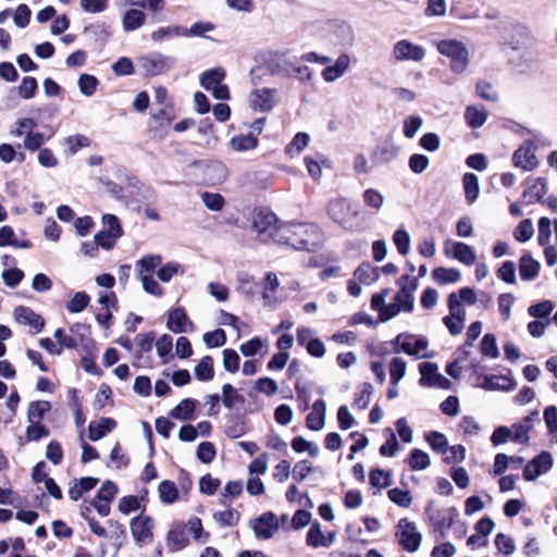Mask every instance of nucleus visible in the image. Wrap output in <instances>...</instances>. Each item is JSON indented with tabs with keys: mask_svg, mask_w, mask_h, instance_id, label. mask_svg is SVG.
I'll return each instance as SVG.
<instances>
[{
	"mask_svg": "<svg viewBox=\"0 0 557 557\" xmlns=\"http://www.w3.org/2000/svg\"><path fill=\"white\" fill-rule=\"evenodd\" d=\"M371 306L377 312V321H374L366 312H358L351 318V324H368L370 326H375L379 322H383V292L373 295Z\"/></svg>",
	"mask_w": 557,
	"mask_h": 557,
	"instance_id": "17",
	"label": "nucleus"
},
{
	"mask_svg": "<svg viewBox=\"0 0 557 557\" xmlns=\"http://www.w3.org/2000/svg\"><path fill=\"white\" fill-rule=\"evenodd\" d=\"M37 127V122L30 117H23L14 123V126L10 131V135L13 137L26 136L28 132H32Z\"/></svg>",
	"mask_w": 557,
	"mask_h": 557,
	"instance_id": "51",
	"label": "nucleus"
},
{
	"mask_svg": "<svg viewBox=\"0 0 557 557\" xmlns=\"http://www.w3.org/2000/svg\"><path fill=\"white\" fill-rule=\"evenodd\" d=\"M532 418L525 417L521 422L512 425L511 440L518 444H527L529 442V431L532 428Z\"/></svg>",
	"mask_w": 557,
	"mask_h": 557,
	"instance_id": "37",
	"label": "nucleus"
},
{
	"mask_svg": "<svg viewBox=\"0 0 557 557\" xmlns=\"http://www.w3.org/2000/svg\"><path fill=\"white\" fill-rule=\"evenodd\" d=\"M185 34V27L180 25H168V26H161L157 29H154L150 34V38L156 44H162L169 39H172L174 37H184Z\"/></svg>",
	"mask_w": 557,
	"mask_h": 557,
	"instance_id": "25",
	"label": "nucleus"
},
{
	"mask_svg": "<svg viewBox=\"0 0 557 557\" xmlns=\"http://www.w3.org/2000/svg\"><path fill=\"white\" fill-rule=\"evenodd\" d=\"M408 465L411 470H424L430 466V457L425 451L414 448L409 455Z\"/></svg>",
	"mask_w": 557,
	"mask_h": 557,
	"instance_id": "43",
	"label": "nucleus"
},
{
	"mask_svg": "<svg viewBox=\"0 0 557 557\" xmlns=\"http://www.w3.org/2000/svg\"><path fill=\"white\" fill-rule=\"evenodd\" d=\"M393 55L397 61L419 62L425 57V51L421 46L404 39L394 46Z\"/></svg>",
	"mask_w": 557,
	"mask_h": 557,
	"instance_id": "14",
	"label": "nucleus"
},
{
	"mask_svg": "<svg viewBox=\"0 0 557 557\" xmlns=\"http://www.w3.org/2000/svg\"><path fill=\"white\" fill-rule=\"evenodd\" d=\"M37 88L36 78L26 76L18 86V95L24 99H30L35 96Z\"/></svg>",
	"mask_w": 557,
	"mask_h": 557,
	"instance_id": "63",
	"label": "nucleus"
},
{
	"mask_svg": "<svg viewBox=\"0 0 557 557\" xmlns=\"http://www.w3.org/2000/svg\"><path fill=\"white\" fill-rule=\"evenodd\" d=\"M224 77L225 71L222 67H214L201 74L200 84L206 90L210 91L219 86Z\"/></svg>",
	"mask_w": 557,
	"mask_h": 557,
	"instance_id": "30",
	"label": "nucleus"
},
{
	"mask_svg": "<svg viewBox=\"0 0 557 557\" xmlns=\"http://www.w3.org/2000/svg\"><path fill=\"white\" fill-rule=\"evenodd\" d=\"M536 146L531 140H524L522 145L513 152V165L524 171H532L537 166L535 156Z\"/></svg>",
	"mask_w": 557,
	"mask_h": 557,
	"instance_id": "12",
	"label": "nucleus"
},
{
	"mask_svg": "<svg viewBox=\"0 0 557 557\" xmlns=\"http://www.w3.org/2000/svg\"><path fill=\"white\" fill-rule=\"evenodd\" d=\"M98 86V79L89 74H82L78 78V87L81 92L86 96L90 97L92 96Z\"/></svg>",
	"mask_w": 557,
	"mask_h": 557,
	"instance_id": "55",
	"label": "nucleus"
},
{
	"mask_svg": "<svg viewBox=\"0 0 557 557\" xmlns=\"http://www.w3.org/2000/svg\"><path fill=\"white\" fill-rule=\"evenodd\" d=\"M90 144V139L82 134L67 136L62 140V145L66 147L65 153L69 156L75 154L82 148L89 147Z\"/></svg>",
	"mask_w": 557,
	"mask_h": 557,
	"instance_id": "32",
	"label": "nucleus"
},
{
	"mask_svg": "<svg viewBox=\"0 0 557 557\" xmlns=\"http://www.w3.org/2000/svg\"><path fill=\"white\" fill-rule=\"evenodd\" d=\"M325 534L321 529L319 522H314L310 525L309 531L306 535V544L312 548L324 547Z\"/></svg>",
	"mask_w": 557,
	"mask_h": 557,
	"instance_id": "41",
	"label": "nucleus"
},
{
	"mask_svg": "<svg viewBox=\"0 0 557 557\" xmlns=\"http://www.w3.org/2000/svg\"><path fill=\"white\" fill-rule=\"evenodd\" d=\"M258 539L269 540L278 530L276 516L273 512H265L250 522Z\"/></svg>",
	"mask_w": 557,
	"mask_h": 557,
	"instance_id": "13",
	"label": "nucleus"
},
{
	"mask_svg": "<svg viewBox=\"0 0 557 557\" xmlns=\"http://www.w3.org/2000/svg\"><path fill=\"white\" fill-rule=\"evenodd\" d=\"M462 183L466 199L468 202L472 203L476 200L480 193L479 178L473 173H466L463 175Z\"/></svg>",
	"mask_w": 557,
	"mask_h": 557,
	"instance_id": "38",
	"label": "nucleus"
},
{
	"mask_svg": "<svg viewBox=\"0 0 557 557\" xmlns=\"http://www.w3.org/2000/svg\"><path fill=\"white\" fill-rule=\"evenodd\" d=\"M275 88H256L249 95V106L255 111L268 112L276 104Z\"/></svg>",
	"mask_w": 557,
	"mask_h": 557,
	"instance_id": "11",
	"label": "nucleus"
},
{
	"mask_svg": "<svg viewBox=\"0 0 557 557\" xmlns=\"http://www.w3.org/2000/svg\"><path fill=\"white\" fill-rule=\"evenodd\" d=\"M534 234V227L531 220H522L515 231V238L518 242L524 243L532 238Z\"/></svg>",
	"mask_w": 557,
	"mask_h": 557,
	"instance_id": "59",
	"label": "nucleus"
},
{
	"mask_svg": "<svg viewBox=\"0 0 557 557\" xmlns=\"http://www.w3.org/2000/svg\"><path fill=\"white\" fill-rule=\"evenodd\" d=\"M454 258L467 265H472L476 260L473 249L465 243L454 245Z\"/></svg>",
	"mask_w": 557,
	"mask_h": 557,
	"instance_id": "44",
	"label": "nucleus"
},
{
	"mask_svg": "<svg viewBox=\"0 0 557 557\" xmlns=\"http://www.w3.org/2000/svg\"><path fill=\"white\" fill-rule=\"evenodd\" d=\"M158 356L162 359V363H168L173 348L172 337L163 334L156 343Z\"/></svg>",
	"mask_w": 557,
	"mask_h": 557,
	"instance_id": "52",
	"label": "nucleus"
},
{
	"mask_svg": "<svg viewBox=\"0 0 557 557\" xmlns=\"http://www.w3.org/2000/svg\"><path fill=\"white\" fill-rule=\"evenodd\" d=\"M138 63L146 76H157L169 72L175 64V58L153 52L139 58Z\"/></svg>",
	"mask_w": 557,
	"mask_h": 557,
	"instance_id": "5",
	"label": "nucleus"
},
{
	"mask_svg": "<svg viewBox=\"0 0 557 557\" xmlns=\"http://www.w3.org/2000/svg\"><path fill=\"white\" fill-rule=\"evenodd\" d=\"M146 14L138 8L128 9L122 17V26L125 32H134L146 23Z\"/></svg>",
	"mask_w": 557,
	"mask_h": 557,
	"instance_id": "23",
	"label": "nucleus"
},
{
	"mask_svg": "<svg viewBox=\"0 0 557 557\" xmlns=\"http://www.w3.org/2000/svg\"><path fill=\"white\" fill-rule=\"evenodd\" d=\"M554 309V305L550 300H544L537 304H534L529 307L528 312L530 315L534 318H546L550 314Z\"/></svg>",
	"mask_w": 557,
	"mask_h": 557,
	"instance_id": "62",
	"label": "nucleus"
},
{
	"mask_svg": "<svg viewBox=\"0 0 557 557\" xmlns=\"http://www.w3.org/2000/svg\"><path fill=\"white\" fill-rule=\"evenodd\" d=\"M425 441L434 451L444 454L448 450V442L446 436L437 431H431L425 435Z\"/></svg>",
	"mask_w": 557,
	"mask_h": 557,
	"instance_id": "45",
	"label": "nucleus"
},
{
	"mask_svg": "<svg viewBox=\"0 0 557 557\" xmlns=\"http://www.w3.org/2000/svg\"><path fill=\"white\" fill-rule=\"evenodd\" d=\"M51 410V404L48 400H35L28 405V423H41L45 414Z\"/></svg>",
	"mask_w": 557,
	"mask_h": 557,
	"instance_id": "28",
	"label": "nucleus"
},
{
	"mask_svg": "<svg viewBox=\"0 0 557 557\" xmlns=\"http://www.w3.org/2000/svg\"><path fill=\"white\" fill-rule=\"evenodd\" d=\"M465 119L470 127L479 128L486 122L487 113L483 108L469 106L466 109Z\"/></svg>",
	"mask_w": 557,
	"mask_h": 557,
	"instance_id": "36",
	"label": "nucleus"
},
{
	"mask_svg": "<svg viewBox=\"0 0 557 557\" xmlns=\"http://www.w3.org/2000/svg\"><path fill=\"white\" fill-rule=\"evenodd\" d=\"M322 239L321 228L310 223H283L276 233V244L297 250H313L320 246Z\"/></svg>",
	"mask_w": 557,
	"mask_h": 557,
	"instance_id": "1",
	"label": "nucleus"
},
{
	"mask_svg": "<svg viewBox=\"0 0 557 557\" xmlns=\"http://www.w3.org/2000/svg\"><path fill=\"white\" fill-rule=\"evenodd\" d=\"M54 135L53 131H50L48 135L39 132H28L24 138L23 146L26 150L36 151Z\"/></svg>",
	"mask_w": 557,
	"mask_h": 557,
	"instance_id": "33",
	"label": "nucleus"
},
{
	"mask_svg": "<svg viewBox=\"0 0 557 557\" xmlns=\"http://www.w3.org/2000/svg\"><path fill=\"white\" fill-rule=\"evenodd\" d=\"M297 57L289 51H272L265 59V65L272 75L292 78V70Z\"/></svg>",
	"mask_w": 557,
	"mask_h": 557,
	"instance_id": "6",
	"label": "nucleus"
},
{
	"mask_svg": "<svg viewBox=\"0 0 557 557\" xmlns=\"http://www.w3.org/2000/svg\"><path fill=\"white\" fill-rule=\"evenodd\" d=\"M116 422L112 418H101L98 421H91L89 423V440L92 442L99 441L113 429H115Z\"/></svg>",
	"mask_w": 557,
	"mask_h": 557,
	"instance_id": "22",
	"label": "nucleus"
},
{
	"mask_svg": "<svg viewBox=\"0 0 557 557\" xmlns=\"http://www.w3.org/2000/svg\"><path fill=\"white\" fill-rule=\"evenodd\" d=\"M529 39L528 29L520 24H510L505 27L502 42L513 50L521 48Z\"/></svg>",
	"mask_w": 557,
	"mask_h": 557,
	"instance_id": "15",
	"label": "nucleus"
},
{
	"mask_svg": "<svg viewBox=\"0 0 557 557\" xmlns=\"http://www.w3.org/2000/svg\"><path fill=\"white\" fill-rule=\"evenodd\" d=\"M277 216L273 212L259 211L253 219V227L261 242L273 240L276 243V233L281 228Z\"/></svg>",
	"mask_w": 557,
	"mask_h": 557,
	"instance_id": "8",
	"label": "nucleus"
},
{
	"mask_svg": "<svg viewBox=\"0 0 557 557\" xmlns=\"http://www.w3.org/2000/svg\"><path fill=\"white\" fill-rule=\"evenodd\" d=\"M213 519L219 525L223 528L234 527L239 521V512L235 509L218 511L213 513Z\"/></svg>",
	"mask_w": 557,
	"mask_h": 557,
	"instance_id": "46",
	"label": "nucleus"
},
{
	"mask_svg": "<svg viewBox=\"0 0 557 557\" xmlns=\"http://www.w3.org/2000/svg\"><path fill=\"white\" fill-rule=\"evenodd\" d=\"M393 242L397 248V251L401 256H406L410 250V236L407 231L400 228L397 230L393 235Z\"/></svg>",
	"mask_w": 557,
	"mask_h": 557,
	"instance_id": "54",
	"label": "nucleus"
},
{
	"mask_svg": "<svg viewBox=\"0 0 557 557\" xmlns=\"http://www.w3.org/2000/svg\"><path fill=\"white\" fill-rule=\"evenodd\" d=\"M374 388L370 383H363L359 393L356 395L354 406L358 409H366L373 395Z\"/></svg>",
	"mask_w": 557,
	"mask_h": 557,
	"instance_id": "56",
	"label": "nucleus"
},
{
	"mask_svg": "<svg viewBox=\"0 0 557 557\" xmlns=\"http://www.w3.org/2000/svg\"><path fill=\"white\" fill-rule=\"evenodd\" d=\"M447 305L449 309V314L453 315L455 319L460 320V322H462V324L465 325L466 310L461 308L460 299L458 298L456 293L449 294Z\"/></svg>",
	"mask_w": 557,
	"mask_h": 557,
	"instance_id": "57",
	"label": "nucleus"
},
{
	"mask_svg": "<svg viewBox=\"0 0 557 557\" xmlns=\"http://www.w3.org/2000/svg\"><path fill=\"white\" fill-rule=\"evenodd\" d=\"M195 375L199 381H210L214 376L213 359L205 356L195 367Z\"/></svg>",
	"mask_w": 557,
	"mask_h": 557,
	"instance_id": "42",
	"label": "nucleus"
},
{
	"mask_svg": "<svg viewBox=\"0 0 557 557\" xmlns=\"http://www.w3.org/2000/svg\"><path fill=\"white\" fill-rule=\"evenodd\" d=\"M511 381L504 375H485L481 387L486 391L508 389Z\"/></svg>",
	"mask_w": 557,
	"mask_h": 557,
	"instance_id": "40",
	"label": "nucleus"
},
{
	"mask_svg": "<svg viewBox=\"0 0 557 557\" xmlns=\"http://www.w3.org/2000/svg\"><path fill=\"white\" fill-rule=\"evenodd\" d=\"M116 494H117V486L115 485V483H113L110 480H107L106 482H103L101 487L98 490L95 498L100 499L102 502L111 503L114 499Z\"/></svg>",
	"mask_w": 557,
	"mask_h": 557,
	"instance_id": "61",
	"label": "nucleus"
},
{
	"mask_svg": "<svg viewBox=\"0 0 557 557\" xmlns=\"http://www.w3.org/2000/svg\"><path fill=\"white\" fill-rule=\"evenodd\" d=\"M153 520L149 516H137L132 519L129 528L135 543L141 547L153 537Z\"/></svg>",
	"mask_w": 557,
	"mask_h": 557,
	"instance_id": "10",
	"label": "nucleus"
},
{
	"mask_svg": "<svg viewBox=\"0 0 557 557\" xmlns=\"http://www.w3.org/2000/svg\"><path fill=\"white\" fill-rule=\"evenodd\" d=\"M350 58L348 54H341L333 65L322 71V77L325 82L332 83L342 77L348 70Z\"/></svg>",
	"mask_w": 557,
	"mask_h": 557,
	"instance_id": "20",
	"label": "nucleus"
},
{
	"mask_svg": "<svg viewBox=\"0 0 557 557\" xmlns=\"http://www.w3.org/2000/svg\"><path fill=\"white\" fill-rule=\"evenodd\" d=\"M326 212L344 230L358 231L362 226L358 205L346 198L338 197L330 200Z\"/></svg>",
	"mask_w": 557,
	"mask_h": 557,
	"instance_id": "2",
	"label": "nucleus"
},
{
	"mask_svg": "<svg viewBox=\"0 0 557 557\" xmlns=\"http://www.w3.org/2000/svg\"><path fill=\"white\" fill-rule=\"evenodd\" d=\"M166 546L170 552L175 553L184 549L188 545V536L184 525H175L166 534Z\"/></svg>",
	"mask_w": 557,
	"mask_h": 557,
	"instance_id": "19",
	"label": "nucleus"
},
{
	"mask_svg": "<svg viewBox=\"0 0 557 557\" xmlns=\"http://www.w3.org/2000/svg\"><path fill=\"white\" fill-rule=\"evenodd\" d=\"M205 206L212 211H220L224 206V199L220 194L205 191L201 194Z\"/></svg>",
	"mask_w": 557,
	"mask_h": 557,
	"instance_id": "64",
	"label": "nucleus"
},
{
	"mask_svg": "<svg viewBox=\"0 0 557 557\" xmlns=\"http://www.w3.org/2000/svg\"><path fill=\"white\" fill-rule=\"evenodd\" d=\"M540 263L530 255H523L519 260V273L523 281H531L539 275Z\"/></svg>",
	"mask_w": 557,
	"mask_h": 557,
	"instance_id": "27",
	"label": "nucleus"
},
{
	"mask_svg": "<svg viewBox=\"0 0 557 557\" xmlns=\"http://www.w3.org/2000/svg\"><path fill=\"white\" fill-rule=\"evenodd\" d=\"M481 352L482 355L491 358H497L499 350L496 343V337L492 333H487L481 341Z\"/></svg>",
	"mask_w": 557,
	"mask_h": 557,
	"instance_id": "53",
	"label": "nucleus"
},
{
	"mask_svg": "<svg viewBox=\"0 0 557 557\" xmlns=\"http://www.w3.org/2000/svg\"><path fill=\"white\" fill-rule=\"evenodd\" d=\"M166 326L173 333H187L195 329L193 321L183 308H174L169 312Z\"/></svg>",
	"mask_w": 557,
	"mask_h": 557,
	"instance_id": "16",
	"label": "nucleus"
},
{
	"mask_svg": "<svg viewBox=\"0 0 557 557\" xmlns=\"http://www.w3.org/2000/svg\"><path fill=\"white\" fill-rule=\"evenodd\" d=\"M396 536L404 549L411 553L419 549L422 536L417 531L414 523L410 522L408 519L399 520Z\"/></svg>",
	"mask_w": 557,
	"mask_h": 557,
	"instance_id": "9",
	"label": "nucleus"
},
{
	"mask_svg": "<svg viewBox=\"0 0 557 557\" xmlns=\"http://www.w3.org/2000/svg\"><path fill=\"white\" fill-rule=\"evenodd\" d=\"M433 280L441 285L458 282L461 277L457 269H447L444 267L435 268L432 272Z\"/></svg>",
	"mask_w": 557,
	"mask_h": 557,
	"instance_id": "34",
	"label": "nucleus"
},
{
	"mask_svg": "<svg viewBox=\"0 0 557 557\" xmlns=\"http://www.w3.org/2000/svg\"><path fill=\"white\" fill-rule=\"evenodd\" d=\"M162 262L160 255H147L136 262V271L138 276H145V274H152L154 269Z\"/></svg>",
	"mask_w": 557,
	"mask_h": 557,
	"instance_id": "35",
	"label": "nucleus"
},
{
	"mask_svg": "<svg viewBox=\"0 0 557 557\" xmlns=\"http://www.w3.org/2000/svg\"><path fill=\"white\" fill-rule=\"evenodd\" d=\"M292 448L297 453H304L307 450L311 457H317L319 455V447L301 436L293 438Z\"/></svg>",
	"mask_w": 557,
	"mask_h": 557,
	"instance_id": "58",
	"label": "nucleus"
},
{
	"mask_svg": "<svg viewBox=\"0 0 557 557\" xmlns=\"http://www.w3.org/2000/svg\"><path fill=\"white\" fill-rule=\"evenodd\" d=\"M437 51L450 60L449 67L454 73H463L469 65V51L466 45L456 39H443L436 45Z\"/></svg>",
	"mask_w": 557,
	"mask_h": 557,
	"instance_id": "4",
	"label": "nucleus"
},
{
	"mask_svg": "<svg viewBox=\"0 0 557 557\" xmlns=\"http://www.w3.org/2000/svg\"><path fill=\"white\" fill-rule=\"evenodd\" d=\"M425 513L433 525L434 531L438 532L441 537L446 536V531L453 528L458 516V511L455 507H450L445 510H435L433 508V502L428 503Z\"/></svg>",
	"mask_w": 557,
	"mask_h": 557,
	"instance_id": "7",
	"label": "nucleus"
},
{
	"mask_svg": "<svg viewBox=\"0 0 557 557\" xmlns=\"http://www.w3.org/2000/svg\"><path fill=\"white\" fill-rule=\"evenodd\" d=\"M407 363L401 358H393L389 362V376L391 384L397 385L398 382L405 376Z\"/></svg>",
	"mask_w": 557,
	"mask_h": 557,
	"instance_id": "48",
	"label": "nucleus"
},
{
	"mask_svg": "<svg viewBox=\"0 0 557 557\" xmlns=\"http://www.w3.org/2000/svg\"><path fill=\"white\" fill-rule=\"evenodd\" d=\"M90 297L85 292H77L66 304L71 313L82 312L89 305Z\"/></svg>",
	"mask_w": 557,
	"mask_h": 557,
	"instance_id": "47",
	"label": "nucleus"
},
{
	"mask_svg": "<svg viewBox=\"0 0 557 557\" xmlns=\"http://www.w3.org/2000/svg\"><path fill=\"white\" fill-rule=\"evenodd\" d=\"M230 145L237 152L249 151L258 146V138L253 133L240 134L232 137Z\"/></svg>",
	"mask_w": 557,
	"mask_h": 557,
	"instance_id": "29",
	"label": "nucleus"
},
{
	"mask_svg": "<svg viewBox=\"0 0 557 557\" xmlns=\"http://www.w3.org/2000/svg\"><path fill=\"white\" fill-rule=\"evenodd\" d=\"M399 290L389 305L385 304V321L394 318L400 311L411 312L413 310L414 297L418 283L416 277L409 274L401 275L398 280Z\"/></svg>",
	"mask_w": 557,
	"mask_h": 557,
	"instance_id": "3",
	"label": "nucleus"
},
{
	"mask_svg": "<svg viewBox=\"0 0 557 557\" xmlns=\"http://www.w3.org/2000/svg\"><path fill=\"white\" fill-rule=\"evenodd\" d=\"M280 287V281L275 273L269 272L264 278L262 298L268 306H276L278 302L275 292Z\"/></svg>",
	"mask_w": 557,
	"mask_h": 557,
	"instance_id": "24",
	"label": "nucleus"
},
{
	"mask_svg": "<svg viewBox=\"0 0 557 557\" xmlns=\"http://www.w3.org/2000/svg\"><path fill=\"white\" fill-rule=\"evenodd\" d=\"M196 405L197 400L185 398L172 409L170 417L177 420H189L194 414Z\"/></svg>",
	"mask_w": 557,
	"mask_h": 557,
	"instance_id": "31",
	"label": "nucleus"
},
{
	"mask_svg": "<svg viewBox=\"0 0 557 557\" xmlns=\"http://www.w3.org/2000/svg\"><path fill=\"white\" fill-rule=\"evenodd\" d=\"M326 405L324 400L318 399L312 405V411L306 418V425L312 431H320L324 428Z\"/></svg>",
	"mask_w": 557,
	"mask_h": 557,
	"instance_id": "18",
	"label": "nucleus"
},
{
	"mask_svg": "<svg viewBox=\"0 0 557 557\" xmlns=\"http://www.w3.org/2000/svg\"><path fill=\"white\" fill-rule=\"evenodd\" d=\"M14 317L18 323L29 325L35 332L41 331L45 325L44 319L28 307L15 308Z\"/></svg>",
	"mask_w": 557,
	"mask_h": 557,
	"instance_id": "21",
	"label": "nucleus"
},
{
	"mask_svg": "<svg viewBox=\"0 0 557 557\" xmlns=\"http://www.w3.org/2000/svg\"><path fill=\"white\" fill-rule=\"evenodd\" d=\"M387 496L393 503L403 508H408L412 503V497L408 490L394 487L387 492Z\"/></svg>",
	"mask_w": 557,
	"mask_h": 557,
	"instance_id": "49",
	"label": "nucleus"
},
{
	"mask_svg": "<svg viewBox=\"0 0 557 557\" xmlns=\"http://www.w3.org/2000/svg\"><path fill=\"white\" fill-rule=\"evenodd\" d=\"M215 25L212 22L199 21L194 23L189 28L185 27L184 37H206L207 33L214 30Z\"/></svg>",
	"mask_w": 557,
	"mask_h": 557,
	"instance_id": "50",
	"label": "nucleus"
},
{
	"mask_svg": "<svg viewBox=\"0 0 557 557\" xmlns=\"http://www.w3.org/2000/svg\"><path fill=\"white\" fill-rule=\"evenodd\" d=\"M158 493L163 504H173L178 498V490L175 483L169 480L160 482Z\"/></svg>",
	"mask_w": 557,
	"mask_h": 557,
	"instance_id": "39",
	"label": "nucleus"
},
{
	"mask_svg": "<svg viewBox=\"0 0 557 557\" xmlns=\"http://www.w3.org/2000/svg\"><path fill=\"white\" fill-rule=\"evenodd\" d=\"M183 267L180 263H168L163 267H161L158 272L157 276L160 281L166 283L172 280V277L178 273H183Z\"/></svg>",
	"mask_w": 557,
	"mask_h": 557,
	"instance_id": "60",
	"label": "nucleus"
},
{
	"mask_svg": "<svg viewBox=\"0 0 557 557\" xmlns=\"http://www.w3.org/2000/svg\"><path fill=\"white\" fill-rule=\"evenodd\" d=\"M381 270L370 262H363L354 273L356 280L363 285H371L380 278Z\"/></svg>",
	"mask_w": 557,
	"mask_h": 557,
	"instance_id": "26",
	"label": "nucleus"
}]
</instances>
